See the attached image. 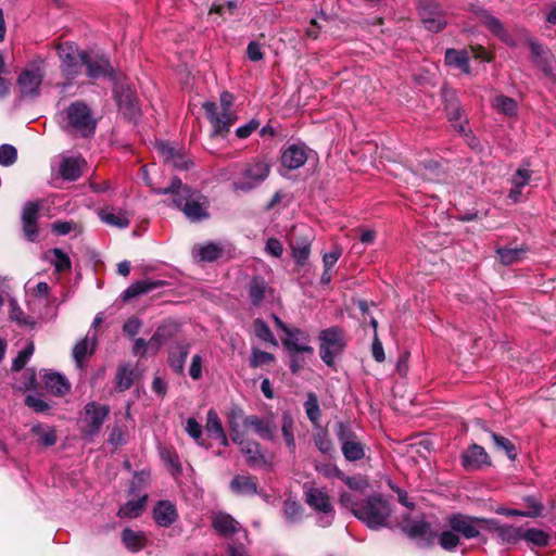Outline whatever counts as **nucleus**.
<instances>
[{
    "instance_id": "obj_1",
    "label": "nucleus",
    "mask_w": 556,
    "mask_h": 556,
    "mask_svg": "<svg viewBox=\"0 0 556 556\" xmlns=\"http://www.w3.org/2000/svg\"><path fill=\"white\" fill-rule=\"evenodd\" d=\"M58 54L61 61V72L67 79L78 76L84 66L91 79L112 76L113 74V68L106 58L80 51L73 42L60 43Z\"/></svg>"
},
{
    "instance_id": "obj_2",
    "label": "nucleus",
    "mask_w": 556,
    "mask_h": 556,
    "mask_svg": "<svg viewBox=\"0 0 556 556\" xmlns=\"http://www.w3.org/2000/svg\"><path fill=\"white\" fill-rule=\"evenodd\" d=\"M153 191L157 194H170L174 206L180 210L190 222H200L207 215L205 197L184 185L178 178H174L168 187Z\"/></svg>"
},
{
    "instance_id": "obj_3",
    "label": "nucleus",
    "mask_w": 556,
    "mask_h": 556,
    "mask_svg": "<svg viewBox=\"0 0 556 556\" xmlns=\"http://www.w3.org/2000/svg\"><path fill=\"white\" fill-rule=\"evenodd\" d=\"M270 163L265 156H255L244 162L238 177L231 184L235 193H249L261 186L269 176Z\"/></svg>"
},
{
    "instance_id": "obj_4",
    "label": "nucleus",
    "mask_w": 556,
    "mask_h": 556,
    "mask_svg": "<svg viewBox=\"0 0 556 556\" xmlns=\"http://www.w3.org/2000/svg\"><path fill=\"white\" fill-rule=\"evenodd\" d=\"M60 125L68 132L87 137L93 134L96 119L85 102L75 101L60 114Z\"/></svg>"
},
{
    "instance_id": "obj_5",
    "label": "nucleus",
    "mask_w": 556,
    "mask_h": 556,
    "mask_svg": "<svg viewBox=\"0 0 556 556\" xmlns=\"http://www.w3.org/2000/svg\"><path fill=\"white\" fill-rule=\"evenodd\" d=\"M390 515L389 503L378 495L368 496L355 510V517L372 530L387 527Z\"/></svg>"
},
{
    "instance_id": "obj_6",
    "label": "nucleus",
    "mask_w": 556,
    "mask_h": 556,
    "mask_svg": "<svg viewBox=\"0 0 556 556\" xmlns=\"http://www.w3.org/2000/svg\"><path fill=\"white\" fill-rule=\"evenodd\" d=\"M304 496L306 504L319 514L317 518L318 526L323 528L331 526L336 511L327 490L317 488L315 484L305 483Z\"/></svg>"
},
{
    "instance_id": "obj_7",
    "label": "nucleus",
    "mask_w": 556,
    "mask_h": 556,
    "mask_svg": "<svg viewBox=\"0 0 556 556\" xmlns=\"http://www.w3.org/2000/svg\"><path fill=\"white\" fill-rule=\"evenodd\" d=\"M45 60L37 58L20 74L17 84L23 97L34 98L39 94L40 85L45 76Z\"/></svg>"
},
{
    "instance_id": "obj_8",
    "label": "nucleus",
    "mask_w": 556,
    "mask_h": 556,
    "mask_svg": "<svg viewBox=\"0 0 556 556\" xmlns=\"http://www.w3.org/2000/svg\"><path fill=\"white\" fill-rule=\"evenodd\" d=\"M336 434L341 444L342 454L346 460L357 462L365 456L364 445L349 425L339 422L337 425Z\"/></svg>"
},
{
    "instance_id": "obj_9",
    "label": "nucleus",
    "mask_w": 556,
    "mask_h": 556,
    "mask_svg": "<svg viewBox=\"0 0 556 556\" xmlns=\"http://www.w3.org/2000/svg\"><path fill=\"white\" fill-rule=\"evenodd\" d=\"M320 340V357L327 365H332L334 358L340 354L345 342L341 329L338 327H331L325 329L319 334Z\"/></svg>"
},
{
    "instance_id": "obj_10",
    "label": "nucleus",
    "mask_w": 556,
    "mask_h": 556,
    "mask_svg": "<svg viewBox=\"0 0 556 556\" xmlns=\"http://www.w3.org/2000/svg\"><path fill=\"white\" fill-rule=\"evenodd\" d=\"M220 108L222 112L218 113L214 118L211 116V124L213 126V136L225 137L230 127L237 121V115L232 111L233 97L231 93L225 91L220 94ZM213 111V104L211 103V112Z\"/></svg>"
},
{
    "instance_id": "obj_11",
    "label": "nucleus",
    "mask_w": 556,
    "mask_h": 556,
    "mask_svg": "<svg viewBox=\"0 0 556 556\" xmlns=\"http://www.w3.org/2000/svg\"><path fill=\"white\" fill-rule=\"evenodd\" d=\"M211 526L224 538L237 536V542L248 541V533L241 525L225 511H211Z\"/></svg>"
},
{
    "instance_id": "obj_12",
    "label": "nucleus",
    "mask_w": 556,
    "mask_h": 556,
    "mask_svg": "<svg viewBox=\"0 0 556 556\" xmlns=\"http://www.w3.org/2000/svg\"><path fill=\"white\" fill-rule=\"evenodd\" d=\"M313 241L312 230L302 225L294 227L290 235V247L292 256L299 265H304L311 254Z\"/></svg>"
},
{
    "instance_id": "obj_13",
    "label": "nucleus",
    "mask_w": 556,
    "mask_h": 556,
    "mask_svg": "<svg viewBox=\"0 0 556 556\" xmlns=\"http://www.w3.org/2000/svg\"><path fill=\"white\" fill-rule=\"evenodd\" d=\"M232 441L240 445V451L244 455L249 466L263 468L270 465V459L266 457L256 441L244 440L243 435L236 429H232Z\"/></svg>"
},
{
    "instance_id": "obj_14",
    "label": "nucleus",
    "mask_w": 556,
    "mask_h": 556,
    "mask_svg": "<svg viewBox=\"0 0 556 556\" xmlns=\"http://www.w3.org/2000/svg\"><path fill=\"white\" fill-rule=\"evenodd\" d=\"M419 15L424 26L433 33L442 30L447 24L446 14L441 4L432 0L420 1Z\"/></svg>"
},
{
    "instance_id": "obj_15",
    "label": "nucleus",
    "mask_w": 556,
    "mask_h": 556,
    "mask_svg": "<svg viewBox=\"0 0 556 556\" xmlns=\"http://www.w3.org/2000/svg\"><path fill=\"white\" fill-rule=\"evenodd\" d=\"M84 410L85 417L83 419L81 427L83 433L88 437L98 434L110 413V407L97 402H90L85 406Z\"/></svg>"
},
{
    "instance_id": "obj_16",
    "label": "nucleus",
    "mask_w": 556,
    "mask_h": 556,
    "mask_svg": "<svg viewBox=\"0 0 556 556\" xmlns=\"http://www.w3.org/2000/svg\"><path fill=\"white\" fill-rule=\"evenodd\" d=\"M484 531L491 532L501 544H516L521 540V527L503 525L496 519L481 520Z\"/></svg>"
},
{
    "instance_id": "obj_17",
    "label": "nucleus",
    "mask_w": 556,
    "mask_h": 556,
    "mask_svg": "<svg viewBox=\"0 0 556 556\" xmlns=\"http://www.w3.org/2000/svg\"><path fill=\"white\" fill-rule=\"evenodd\" d=\"M483 518H472L465 515H453L448 519V525L454 532L462 534L465 539H475L480 535V531L483 530L480 521Z\"/></svg>"
},
{
    "instance_id": "obj_18",
    "label": "nucleus",
    "mask_w": 556,
    "mask_h": 556,
    "mask_svg": "<svg viewBox=\"0 0 556 556\" xmlns=\"http://www.w3.org/2000/svg\"><path fill=\"white\" fill-rule=\"evenodd\" d=\"M243 425L247 428H252L263 440L274 441L276 438L277 426L273 417L250 415L244 418Z\"/></svg>"
},
{
    "instance_id": "obj_19",
    "label": "nucleus",
    "mask_w": 556,
    "mask_h": 556,
    "mask_svg": "<svg viewBox=\"0 0 556 556\" xmlns=\"http://www.w3.org/2000/svg\"><path fill=\"white\" fill-rule=\"evenodd\" d=\"M282 344L289 353H307L308 356L314 353L309 345V336L299 328L290 330L282 339Z\"/></svg>"
},
{
    "instance_id": "obj_20",
    "label": "nucleus",
    "mask_w": 556,
    "mask_h": 556,
    "mask_svg": "<svg viewBox=\"0 0 556 556\" xmlns=\"http://www.w3.org/2000/svg\"><path fill=\"white\" fill-rule=\"evenodd\" d=\"M405 532L410 539L417 541L421 547L433 544L437 534L432 531L430 523L425 520H414L406 525Z\"/></svg>"
},
{
    "instance_id": "obj_21",
    "label": "nucleus",
    "mask_w": 556,
    "mask_h": 556,
    "mask_svg": "<svg viewBox=\"0 0 556 556\" xmlns=\"http://www.w3.org/2000/svg\"><path fill=\"white\" fill-rule=\"evenodd\" d=\"M156 149L166 163L178 169H188L192 164L180 148H175L167 142H159Z\"/></svg>"
},
{
    "instance_id": "obj_22",
    "label": "nucleus",
    "mask_w": 556,
    "mask_h": 556,
    "mask_svg": "<svg viewBox=\"0 0 556 556\" xmlns=\"http://www.w3.org/2000/svg\"><path fill=\"white\" fill-rule=\"evenodd\" d=\"M307 160V148L302 143H293L287 147L281 155V164L289 169H298Z\"/></svg>"
},
{
    "instance_id": "obj_23",
    "label": "nucleus",
    "mask_w": 556,
    "mask_h": 556,
    "mask_svg": "<svg viewBox=\"0 0 556 556\" xmlns=\"http://www.w3.org/2000/svg\"><path fill=\"white\" fill-rule=\"evenodd\" d=\"M462 465L467 470H477L483 465H490V457L482 446L472 444L463 453Z\"/></svg>"
},
{
    "instance_id": "obj_24",
    "label": "nucleus",
    "mask_w": 556,
    "mask_h": 556,
    "mask_svg": "<svg viewBox=\"0 0 556 556\" xmlns=\"http://www.w3.org/2000/svg\"><path fill=\"white\" fill-rule=\"evenodd\" d=\"M477 16L479 17L481 23L490 31H492L495 36H497L502 41H504L508 45H511V46L514 45V42L510 38V35L505 30L503 24L501 23V21L498 18H496L495 16L490 14L488 11L482 10V9L477 11Z\"/></svg>"
},
{
    "instance_id": "obj_25",
    "label": "nucleus",
    "mask_w": 556,
    "mask_h": 556,
    "mask_svg": "<svg viewBox=\"0 0 556 556\" xmlns=\"http://www.w3.org/2000/svg\"><path fill=\"white\" fill-rule=\"evenodd\" d=\"M153 517L160 527L167 528L177 520L178 514L173 503L161 501L154 507Z\"/></svg>"
},
{
    "instance_id": "obj_26",
    "label": "nucleus",
    "mask_w": 556,
    "mask_h": 556,
    "mask_svg": "<svg viewBox=\"0 0 556 556\" xmlns=\"http://www.w3.org/2000/svg\"><path fill=\"white\" fill-rule=\"evenodd\" d=\"M85 161L78 156H64L60 164V174L66 180H76L83 172Z\"/></svg>"
},
{
    "instance_id": "obj_27",
    "label": "nucleus",
    "mask_w": 556,
    "mask_h": 556,
    "mask_svg": "<svg viewBox=\"0 0 556 556\" xmlns=\"http://www.w3.org/2000/svg\"><path fill=\"white\" fill-rule=\"evenodd\" d=\"M100 219L112 226L117 228H126L129 226L130 220L128 214L124 211H115L113 207H105L98 212Z\"/></svg>"
},
{
    "instance_id": "obj_28",
    "label": "nucleus",
    "mask_w": 556,
    "mask_h": 556,
    "mask_svg": "<svg viewBox=\"0 0 556 556\" xmlns=\"http://www.w3.org/2000/svg\"><path fill=\"white\" fill-rule=\"evenodd\" d=\"M46 388L55 395H64L70 391V383L64 376L59 372L46 371L43 375Z\"/></svg>"
},
{
    "instance_id": "obj_29",
    "label": "nucleus",
    "mask_w": 556,
    "mask_h": 556,
    "mask_svg": "<svg viewBox=\"0 0 556 556\" xmlns=\"http://www.w3.org/2000/svg\"><path fill=\"white\" fill-rule=\"evenodd\" d=\"M43 258L53 265L56 273L70 271L72 262L61 249H52L45 253Z\"/></svg>"
},
{
    "instance_id": "obj_30",
    "label": "nucleus",
    "mask_w": 556,
    "mask_h": 556,
    "mask_svg": "<svg viewBox=\"0 0 556 556\" xmlns=\"http://www.w3.org/2000/svg\"><path fill=\"white\" fill-rule=\"evenodd\" d=\"M445 63L448 66L459 68L464 74H470L469 56L465 50L447 49L445 52Z\"/></svg>"
},
{
    "instance_id": "obj_31",
    "label": "nucleus",
    "mask_w": 556,
    "mask_h": 556,
    "mask_svg": "<svg viewBox=\"0 0 556 556\" xmlns=\"http://www.w3.org/2000/svg\"><path fill=\"white\" fill-rule=\"evenodd\" d=\"M230 488L240 495H254L257 493L256 482L250 476H236L230 482Z\"/></svg>"
},
{
    "instance_id": "obj_32",
    "label": "nucleus",
    "mask_w": 556,
    "mask_h": 556,
    "mask_svg": "<svg viewBox=\"0 0 556 556\" xmlns=\"http://www.w3.org/2000/svg\"><path fill=\"white\" fill-rule=\"evenodd\" d=\"M304 510L300 503L287 500L282 507V517L287 525H298L303 520Z\"/></svg>"
},
{
    "instance_id": "obj_33",
    "label": "nucleus",
    "mask_w": 556,
    "mask_h": 556,
    "mask_svg": "<svg viewBox=\"0 0 556 556\" xmlns=\"http://www.w3.org/2000/svg\"><path fill=\"white\" fill-rule=\"evenodd\" d=\"M96 346L94 336L87 334L83 340L77 342L73 350V357L76 364L80 367L86 356L90 355Z\"/></svg>"
},
{
    "instance_id": "obj_34",
    "label": "nucleus",
    "mask_w": 556,
    "mask_h": 556,
    "mask_svg": "<svg viewBox=\"0 0 556 556\" xmlns=\"http://www.w3.org/2000/svg\"><path fill=\"white\" fill-rule=\"evenodd\" d=\"M160 286L159 281L140 280L129 286L123 293L124 300H130L146 294Z\"/></svg>"
},
{
    "instance_id": "obj_35",
    "label": "nucleus",
    "mask_w": 556,
    "mask_h": 556,
    "mask_svg": "<svg viewBox=\"0 0 556 556\" xmlns=\"http://www.w3.org/2000/svg\"><path fill=\"white\" fill-rule=\"evenodd\" d=\"M304 409L307 418L313 424V426L315 428H319L321 412L319 408L317 395L315 393L309 392L307 394L306 401L304 402Z\"/></svg>"
},
{
    "instance_id": "obj_36",
    "label": "nucleus",
    "mask_w": 556,
    "mask_h": 556,
    "mask_svg": "<svg viewBox=\"0 0 556 556\" xmlns=\"http://www.w3.org/2000/svg\"><path fill=\"white\" fill-rule=\"evenodd\" d=\"M233 247L226 241L211 242V262L228 261L233 256Z\"/></svg>"
},
{
    "instance_id": "obj_37",
    "label": "nucleus",
    "mask_w": 556,
    "mask_h": 556,
    "mask_svg": "<svg viewBox=\"0 0 556 556\" xmlns=\"http://www.w3.org/2000/svg\"><path fill=\"white\" fill-rule=\"evenodd\" d=\"M211 448L216 444L217 446H227L228 440L224 432L220 421L217 416L211 412Z\"/></svg>"
},
{
    "instance_id": "obj_38",
    "label": "nucleus",
    "mask_w": 556,
    "mask_h": 556,
    "mask_svg": "<svg viewBox=\"0 0 556 556\" xmlns=\"http://www.w3.org/2000/svg\"><path fill=\"white\" fill-rule=\"evenodd\" d=\"M266 290L267 283L263 278L255 277L251 280L249 285V295L253 305L257 306L263 302Z\"/></svg>"
},
{
    "instance_id": "obj_39",
    "label": "nucleus",
    "mask_w": 556,
    "mask_h": 556,
    "mask_svg": "<svg viewBox=\"0 0 556 556\" xmlns=\"http://www.w3.org/2000/svg\"><path fill=\"white\" fill-rule=\"evenodd\" d=\"M492 105L497 112L507 116H515L517 114V102L513 98L503 94L496 96L492 101Z\"/></svg>"
},
{
    "instance_id": "obj_40",
    "label": "nucleus",
    "mask_w": 556,
    "mask_h": 556,
    "mask_svg": "<svg viewBox=\"0 0 556 556\" xmlns=\"http://www.w3.org/2000/svg\"><path fill=\"white\" fill-rule=\"evenodd\" d=\"M521 540L531 543L535 546H546L549 541V535L540 529H523L521 528Z\"/></svg>"
},
{
    "instance_id": "obj_41",
    "label": "nucleus",
    "mask_w": 556,
    "mask_h": 556,
    "mask_svg": "<svg viewBox=\"0 0 556 556\" xmlns=\"http://www.w3.org/2000/svg\"><path fill=\"white\" fill-rule=\"evenodd\" d=\"M294 421L291 415L283 414L281 418V432L285 439L287 447L293 452L295 450V439H294Z\"/></svg>"
},
{
    "instance_id": "obj_42",
    "label": "nucleus",
    "mask_w": 556,
    "mask_h": 556,
    "mask_svg": "<svg viewBox=\"0 0 556 556\" xmlns=\"http://www.w3.org/2000/svg\"><path fill=\"white\" fill-rule=\"evenodd\" d=\"M123 542L129 551L137 552L144 546L146 538L142 532L125 529L123 531Z\"/></svg>"
},
{
    "instance_id": "obj_43",
    "label": "nucleus",
    "mask_w": 556,
    "mask_h": 556,
    "mask_svg": "<svg viewBox=\"0 0 556 556\" xmlns=\"http://www.w3.org/2000/svg\"><path fill=\"white\" fill-rule=\"evenodd\" d=\"M146 500L147 495L144 494L139 500L127 502L124 506L119 508L118 515L121 517L127 518L138 517L144 508Z\"/></svg>"
},
{
    "instance_id": "obj_44",
    "label": "nucleus",
    "mask_w": 556,
    "mask_h": 556,
    "mask_svg": "<svg viewBox=\"0 0 556 556\" xmlns=\"http://www.w3.org/2000/svg\"><path fill=\"white\" fill-rule=\"evenodd\" d=\"M188 355V348L186 345L179 344L172 349L169 353V365L170 367L177 371L181 372L184 369V364L186 361V357Z\"/></svg>"
},
{
    "instance_id": "obj_45",
    "label": "nucleus",
    "mask_w": 556,
    "mask_h": 556,
    "mask_svg": "<svg viewBox=\"0 0 556 556\" xmlns=\"http://www.w3.org/2000/svg\"><path fill=\"white\" fill-rule=\"evenodd\" d=\"M253 330H254L255 336L260 340L267 342V343L271 344L273 346H278L277 339L275 338L271 330L269 329V327L267 326V324L264 320L256 319L253 323Z\"/></svg>"
},
{
    "instance_id": "obj_46",
    "label": "nucleus",
    "mask_w": 556,
    "mask_h": 556,
    "mask_svg": "<svg viewBox=\"0 0 556 556\" xmlns=\"http://www.w3.org/2000/svg\"><path fill=\"white\" fill-rule=\"evenodd\" d=\"M318 430L314 433V443L319 452L329 455L333 452V444L327 431L317 428Z\"/></svg>"
},
{
    "instance_id": "obj_47",
    "label": "nucleus",
    "mask_w": 556,
    "mask_h": 556,
    "mask_svg": "<svg viewBox=\"0 0 556 556\" xmlns=\"http://www.w3.org/2000/svg\"><path fill=\"white\" fill-rule=\"evenodd\" d=\"M275 362V356L271 353L262 351L257 348H252L251 357H250V366L253 368H258L264 365H268Z\"/></svg>"
},
{
    "instance_id": "obj_48",
    "label": "nucleus",
    "mask_w": 556,
    "mask_h": 556,
    "mask_svg": "<svg viewBox=\"0 0 556 556\" xmlns=\"http://www.w3.org/2000/svg\"><path fill=\"white\" fill-rule=\"evenodd\" d=\"M134 381V370L128 365L119 366L116 375L117 388L121 391L129 389Z\"/></svg>"
},
{
    "instance_id": "obj_49",
    "label": "nucleus",
    "mask_w": 556,
    "mask_h": 556,
    "mask_svg": "<svg viewBox=\"0 0 556 556\" xmlns=\"http://www.w3.org/2000/svg\"><path fill=\"white\" fill-rule=\"evenodd\" d=\"M315 470L327 479L343 478V471L333 463H316Z\"/></svg>"
},
{
    "instance_id": "obj_50",
    "label": "nucleus",
    "mask_w": 556,
    "mask_h": 556,
    "mask_svg": "<svg viewBox=\"0 0 556 556\" xmlns=\"http://www.w3.org/2000/svg\"><path fill=\"white\" fill-rule=\"evenodd\" d=\"M31 431L39 437L40 442L46 446H51L56 441L55 432L50 427H43L42 425H35Z\"/></svg>"
},
{
    "instance_id": "obj_51",
    "label": "nucleus",
    "mask_w": 556,
    "mask_h": 556,
    "mask_svg": "<svg viewBox=\"0 0 556 556\" xmlns=\"http://www.w3.org/2000/svg\"><path fill=\"white\" fill-rule=\"evenodd\" d=\"M491 438L496 448L504 451L509 459L514 460L517 457L516 447L508 439L494 432L491 433Z\"/></svg>"
},
{
    "instance_id": "obj_52",
    "label": "nucleus",
    "mask_w": 556,
    "mask_h": 556,
    "mask_svg": "<svg viewBox=\"0 0 556 556\" xmlns=\"http://www.w3.org/2000/svg\"><path fill=\"white\" fill-rule=\"evenodd\" d=\"M523 249H508L502 248L497 250V254L500 256L501 263L503 265H511L518 262L523 255Z\"/></svg>"
},
{
    "instance_id": "obj_53",
    "label": "nucleus",
    "mask_w": 556,
    "mask_h": 556,
    "mask_svg": "<svg viewBox=\"0 0 556 556\" xmlns=\"http://www.w3.org/2000/svg\"><path fill=\"white\" fill-rule=\"evenodd\" d=\"M438 539L442 548L446 551H453L459 544V536L452 529L443 531Z\"/></svg>"
},
{
    "instance_id": "obj_54",
    "label": "nucleus",
    "mask_w": 556,
    "mask_h": 556,
    "mask_svg": "<svg viewBox=\"0 0 556 556\" xmlns=\"http://www.w3.org/2000/svg\"><path fill=\"white\" fill-rule=\"evenodd\" d=\"M533 510H517V509H509V508H501L497 510L498 514L505 515V516H520V517H538L542 511V505L540 503H534Z\"/></svg>"
},
{
    "instance_id": "obj_55",
    "label": "nucleus",
    "mask_w": 556,
    "mask_h": 556,
    "mask_svg": "<svg viewBox=\"0 0 556 556\" xmlns=\"http://www.w3.org/2000/svg\"><path fill=\"white\" fill-rule=\"evenodd\" d=\"M34 350L35 346L33 343H29L25 349H23L14 358L12 369L16 371L21 370L33 355Z\"/></svg>"
},
{
    "instance_id": "obj_56",
    "label": "nucleus",
    "mask_w": 556,
    "mask_h": 556,
    "mask_svg": "<svg viewBox=\"0 0 556 556\" xmlns=\"http://www.w3.org/2000/svg\"><path fill=\"white\" fill-rule=\"evenodd\" d=\"M17 157L16 149L10 144H2L0 147V164L3 166L12 165Z\"/></svg>"
},
{
    "instance_id": "obj_57",
    "label": "nucleus",
    "mask_w": 556,
    "mask_h": 556,
    "mask_svg": "<svg viewBox=\"0 0 556 556\" xmlns=\"http://www.w3.org/2000/svg\"><path fill=\"white\" fill-rule=\"evenodd\" d=\"M165 342V329L160 327L147 342L148 353H156Z\"/></svg>"
},
{
    "instance_id": "obj_58",
    "label": "nucleus",
    "mask_w": 556,
    "mask_h": 556,
    "mask_svg": "<svg viewBox=\"0 0 556 556\" xmlns=\"http://www.w3.org/2000/svg\"><path fill=\"white\" fill-rule=\"evenodd\" d=\"M531 178V170L528 168H518L511 177V184L515 187H525Z\"/></svg>"
},
{
    "instance_id": "obj_59",
    "label": "nucleus",
    "mask_w": 556,
    "mask_h": 556,
    "mask_svg": "<svg viewBox=\"0 0 556 556\" xmlns=\"http://www.w3.org/2000/svg\"><path fill=\"white\" fill-rule=\"evenodd\" d=\"M260 127V122L257 119H251L243 126H240L236 129V136L239 139L249 138L257 128Z\"/></svg>"
},
{
    "instance_id": "obj_60",
    "label": "nucleus",
    "mask_w": 556,
    "mask_h": 556,
    "mask_svg": "<svg viewBox=\"0 0 556 556\" xmlns=\"http://www.w3.org/2000/svg\"><path fill=\"white\" fill-rule=\"evenodd\" d=\"M25 403L37 413H42L49 409L48 403L38 395H27Z\"/></svg>"
},
{
    "instance_id": "obj_61",
    "label": "nucleus",
    "mask_w": 556,
    "mask_h": 556,
    "mask_svg": "<svg viewBox=\"0 0 556 556\" xmlns=\"http://www.w3.org/2000/svg\"><path fill=\"white\" fill-rule=\"evenodd\" d=\"M185 429L197 443H200L202 427L194 418L187 419Z\"/></svg>"
},
{
    "instance_id": "obj_62",
    "label": "nucleus",
    "mask_w": 556,
    "mask_h": 556,
    "mask_svg": "<svg viewBox=\"0 0 556 556\" xmlns=\"http://www.w3.org/2000/svg\"><path fill=\"white\" fill-rule=\"evenodd\" d=\"M39 207L36 203H27L24 206L22 220L23 223H36Z\"/></svg>"
},
{
    "instance_id": "obj_63",
    "label": "nucleus",
    "mask_w": 556,
    "mask_h": 556,
    "mask_svg": "<svg viewBox=\"0 0 556 556\" xmlns=\"http://www.w3.org/2000/svg\"><path fill=\"white\" fill-rule=\"evenodd\" d=\"M192 257L199 264L208 261V243L197 244L192 250Z\"/></svg>"
},
{
    "instance_id": "obj_64",
    "label": "nucleus",
    "mask_w": 556,
    "mask_h": 556,
    "mask_svg": "<svg viewBox=\"0 0 556 556\" xmlns=\"http://www.w3.org/2000/svg\"><path fill=\"white\" fill-rule=\"evenodd\" d=\"M229 556H248V549L244 542H230L228 543Z\"/></svg>"
}]
</instances>
